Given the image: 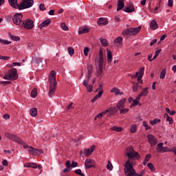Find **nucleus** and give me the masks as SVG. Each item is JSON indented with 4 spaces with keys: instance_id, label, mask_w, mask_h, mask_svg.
Returning a JSON list of instances; mask_svg holds the SVG:
<instances>
[{
    "instance_id": "obj_1",
    "label": "nucleus",
    "mask_w": 176,
    "mask_h": 176,
    "mask_svg": "<svg viewBox=\"0 0 176 176\" xmlns=\"http://www.w3.org/2000/svg\"><path fill=\"white\" fill-rule=\"evenodd\" d=\"M126 155L128 157V160L124 164L125 175L126 174L127 171L131 173L132 170H134L133 165L135 164V162L132 160H134V159H140L141 157L138 152H135L132 146L128 147L126 148Z\"/></svg>"
},
{
    "instance_id": "obj_2",
    "label": "nucleus",
    "mask_w": 176,
    "mask_h": 176,
    "mask_svg": "<svg viewBox=\"0 0 176 176\" xmlns=\"http://www.w3.org/2000/svg\"><path fill=\"white\" fill-rule=\"evenodd\" d=\"M57 73L56 71L52 70L50 73L48 82L50 83V91L48 93L49 96L53 98L54 96V93H56V89H57V80L56 79V76Z\"/></svg>"
},
{
    "instance_id": "obj_3",
    "label": "nucleus",
    "mask_w": 176,
    "mask_h": 176,
    "mask_svg": "<svg viewBox=\"0 0 176 176\" xmlns=\"http://www.w3.org/2000/svg\"><path fill=\"white\" fill-rule=\"evenodd\" d=\"M96 65L98 66L96 71V76L97 78H100L101 74H102V69L104 68V52H102V50H99V55L95 59Z\"/></svg>"
},
{
    "instance_id": "obj_4",
    "label": "nucleus",
    "mask_w": 176,
    "mask_h": 176,
    "mask_svg": "<svg viewBox=\"0 0 176 176\" xmlns=\"http://www.w3.org/2000/svg\"><path fill=\"white\" fill-rule=\"evenodd\" d=\"M19 78V74H17V69L12 68L10 69L7 74L3 76V79L6 80H16Z\"/></svg>"
},
{
    "instance_id": "obj_5",
    "label": "nucleus",
    "mask_w": 176,
    "mask_h": 176,
    "mask_svg": "<svg viewBox=\"0 0 176 176\" xmlns=\"http://www.w3.org/2000/svg\"><path fill=\"white\" fill-rule=\"evenodd\" d=\"M141 31V26L138 28H131L122 31V35L123 36H133V35H137Z\"/></svg>"
},
{
    "instance_id": "obj_6",
    "label": "nucleus",
    "mask_w": 176,
    "mask_h": 176,
    "mask_svg": "<svg viewBox=\"0 0 176 176\" xmlns=\"http://www.w3.org/2000/svg\"><path fill=\"white\" fill-rule=\"evenodd\" d=\"M34 6V0H22L19 4L18 10H24V9H30Z\"/></svg>"
},
{
    "instance_id": "obj_7",
    "label": "nucleus",
    "mask_w": 176,
    "mask_h": 176,
    "mask_svg": "<svg viewBox=\"0 0 176 176\" xmlns=\"http://www.w3.org/2000/svg\"><path fill=\"white\" fill-rule=\"evenodd\" d=\"M34 27V21H32L31 19H27L26 20L23 21L20 28H25V30H32Z\"/></svg>"
},
{
    "instance_id": "obj_8",
    "label": "nucleus",
    "mask_w": 176,
    "mask_h": 176,
    "mask_svg": "<svg viewBox=\"0 0 176 176\" xmlns=\"http://www.w3.org/2000/svg\"><path fill=\"white\" fill-rule=\"evenodd\" d=\"M23 14L21 13H17L15 14L13 16H12V21L14 24H15L16 25H19V27H21V25L23 24Z\"/></svg>"
},
{
    "instance_id": "obj_9",
    "label": "nucleus",
    "mask_w": 176,
    "mask_h": 176,
    "mask_svg": "<svg viewBox=\"0 0 176 176\" xmlns=\"http://www.w3.org/2000/svg\"><path fill=\"white\" fill-rule=\"evenodd\" d=\"M156 152L158 153H164V152H170V149L163 146V143H159L156 148Z\"/></svg>"
},
{
    "instance_id": "obj_10",
    "label": "nucleus",
    "mask_w": 176,
    "mask_h": 176,
    "mask_svg": "<svg viewBox=\"0 0 176 176\" xmlns=\"http://www.w3.org/2000/svg\"><path fill=\"white\" fill-rule=\"evenodd\" d=\"M148 142L150 144L151 146H155L157 144V139L153 136L152 134H148L147 135Z\"/></svg>"
},
{
    "instance_id": "obj_11",
    "label": "nucleus",
    "mask_w": 176,
    "mask_h": 176,
    "mask_svg": "<svg viewBox=\"0 0 176 176\" xmlns=\"http://www.w3.org/2000/svg\"><path fill=\"white\" fill-rule=\"evenodd\" d=\"M87 82H90V79L91 78V74H93V65L88 64L87 65Z\"/></svg>"
},
{
    "instance_id": "obj_12",
    "label": "nucleus",
    "mask_w": 176,
    "mask_h": 176,
    "mask_svg": "<svg viewBox=\"0 0 176 176\" xmlns=\"http://www.w3.org/2000/svg\"><path fill=\"white\" fill-rule=\"evenodd\" d=\"M127 101V99L126 98H122L118 101V102L116 104V108L118 109H120L122 108H124L126 107V102Z\"/></svg>"
},
{
    "instance_id": "obj_13",
    "label": "nucleus",
    "mask_w": 176,
    "mask_h": 176,
    "mask_svg": "<svg viewBox=\"0 0 176 176\" xmlns=\"http://www.w3.org/2000/svg\"><path fill=\"white\" fill-rule=\"evenodd\" d=\"M85 166L87 170L91 168V167H94V160L91 159H87L85 162Z\"/></svg>"
},
{
    "instance_id": "obj_14",
    "label": "nucleus",
    "mask_w": 176,
    "mask_h": 176,
    "mask_svg": "<svg viewBox=\"0 0 176 176\" xmlns=\"http://www.w3.org/2000/svg\"><path fill=\"white\" fill-rule=\"evenodd\" d=\"M113 42L114 45H117L118 47H122L123 46V38L122 36L116 37Z\"/></svg>"
},
{
    "instance_id": "obj_15",
    "label": "nucleus",
    "mask_w": 176,
    "mask_h": 176,
    "mask_svg": "<svg viewBox=\"0 0 176 176\" xmlns=\"http://www.w3.org/2000/svg\"><path fill=\"white\" fill-rule=\"evenodd\" d=\"M96 148V146H91L89 148H87L84 150V155L87 157H89L91 153H93V151Z\"/></svg>"
},
{
    "instance_id": "obj_16",
    "label": "nucleus",
    "mask_w": 176,
    "mask_h": 176,
    "mask_svg": "<svg viewBox=\"0 0 176 176\" xmlns=\"http://www.w3.org/2000/svg\"><path fill=\"white\" fill-rule=\"evenodd\" d=\"M88 83H89V81H87V79L83 80L82 85L83 86H85V87H86L88 93H91L93 91V85H89Z\"/></svg>"
},
{
    "instance_id": "obj_17",
    "label": "nucleus",
    "mask_w": 176,
    "mask_h": 176,
    "mask_svg": "<svg viewBox=\"0 0 176 176\" xmlns=\"http://www.w3.org/2000/svg\"><path fill=\"white\" fill-rule=\"evenodd\" d=\"M135 10L134 6L132 4H129L127 7L124 8V12H126V13H133Z\"/></svg>"
},
{
    "instance_id": "obj_18",
    "label": "nucleus",
    "mask_w": 176,
    "mask_h": 176,
    "mask_svg": "<svg viewBox=\"0 0 176 176\" xmlns=\"http://www.w3.org/2000/svg\"><path fill=\"white\" fill-rule=\"evenodd\" d=\"M8 2L12 8H14V9H18L19 10L20 4L17 3V0H8Z\"/></svg>"
},
{
    "instance_id": "obj_19",
    "label": "nucleus",
    "mask_w": 176,
    "mask_h": 176,
    "mask_svg": "<svg viewBox=\"0 0 176 176\" xmlns=\"http://www.w3.org/2000/svg\"><path fill=\"white\" fill-rule=\"evenodd\" d=\"M52 23V20L50 19H46L44 21H43L39 25L38 28L42 30V28L45 27H47L50 23Z\"/></svg>"
},
{
    "instance_id": "obj_20",
    "label": "nucleus",
    "mask_w": 176,
    "mask_h": 176,
    "mask_svg": "<svg viewBox=\"0 0 176 176\" xmlns=\"http://www.w3.org/2000/svg\"><path fill=\"white\" fill-rule=\"evenodd\" d=\"M108 23H109L108 19H104L102 17L99 18V19L97 21V24L98 25H107Z\"/></svg>"
},
{
    "instance_id": "obj_21",
    "label": "nucleus",
    "mask_w": 176,
    "mask_h": 176,
    "mask_svg": "<svg viewBox=\"0 0 176 176\" xmlns=\"http://www.w3.org/2000/svg\"><path fill=\"white\" fill-rule=\"evenodd\" d=\"M102 93H104L103 90H100L97 95H96L94 98L91 100V102H96L98 100V98H101L102 96Z\"/></svg>"
},
{
    "instance_id": "obj_22",
    "label": "nucleus",
    "mask_w": 176,
    "mask_h": 176,
    "mask_svg": "<svg viewBox=\"0 0 176 176\" xmlns=\"http://www.w3.org/2000/svg\"><path fill=\"white\" fill-rule=\"evenodd\" d=\"M124 0H118V6H117V12H119V10H122L123 8H124Z\"/></svg>"
},
{
    "instance_id": "obj_23",
    "label": "nucleus",
    "mask_w": 176,
    "mask_h": 176,
    "mask_svg": "<svg viewBox=\"0 0 176 176\" xmlns=\"http://www.w3.org/2000/svg\"><path fill=\"white\" fill-rule=\"evenodd\" d=\"M144 71H145L144 67H142L139 69V73H138V75L137 76L138 82L142 80V76H144Z\"/></svg>"
},
{
    "instance_id": "obj_24",
    "label": "nucleus",
    "mask_w": 176,
    "mask_h": 176,
    "mask_svg": "<svg viewBox=\"0 0 176 176\" xmlns=\"http://www.w3.org/2000/svg\"><path fill=\"white\" fill-rule=\"evenodd\" d=\"M12 141H14V142H17V144H19V145L24 144V141H23V140H21L20 138H19L16 135H14V138H12Z\"/></svg>"
},
{
    "instance_id": "obj_25",
    "label": "nucleus",
    "mask_w": 176,
    "mask_h": 176,
    "mask_svg": "<svg viewBox=\"0 0 176 176\" xmlns=\"http://www.w3.org/2000/svg\"><path fill=\"white\" fill-rule=\"evenodd\" d=\"M150 28L151 30H157L159 28V25H157V22L156 21L153 20L150 23Z\"/></svg>"
},
{
    "instance_id": "obj_26",
    "label": "nucleus",
    "mask_w": 176,
    "mask_h": 176,
    "mask_svg": "<svg viewBox=\"0 0 176 176\" xmlns=\"http://www.w3.org/2000/svg\"><path fill=\"white\" fill-rule=\"evenodd\" d=\"M149 87H146L144 88L140 93V96L142 97H146V96H148V94H149Z\"/></svg>"
},
{
    "instance_id": "obj_27",
    "label": "nucleus",
    "mask_w": 176,
    "mask_h": 176,
    "mask_svg": "<svg viewBox=\"0 0 176 176\" xmlns=\"http://www.w3.org/2000/svg\"><path fill=\"white\" fill-rule=\"evenodd\" d=\"M30 113L31 116H33L34 118H35V116L38 115V109L36 108L30 109Z\"/></svg>"
},
{
    "instance_id": "obj_28",
    "label": "nucleus",
    "mask_w": 176,
    "mask_h": 176,
    "mask_svg": "<svg viewBox=\"0 0 176 176\" xmlns=\"http://www.w3.org/2000/svg\"><path fill=\"white\" fill-rule=\"evenodd\" d=\"M8 35H9L10 38L12 41H15V42H19L20 41V37L19 36H14V35L12 34V33H9Z\"/></svg>"
},
{
    "instance_id": "obj_29",
    "label": "nucleus",
    "mask_w": 176,
    "mask_h": 176,
    "mask_svg": "<svg viewBox=\"0 0 176 176\" xmlns=\"http://www.w3.org/2000/svg\"><path fill=\"white\" fill-rule=\"evenodd\" d=\"M111 130L113 131H116L117 133H120L123 130V128L121 126H113L111 128Z\"/></svg>"
},
{
    "instance_id": "obj_30",
    "label": "nucleus",
    "mask_w": 176,
    "mask_h": 176,
    "mask_svg": "<svg viewBox=\"0 0 176 176\" xmlns=\"http://www.w3.org/2000/svg\"><path fill=\"white\" fill-rule=\"evenodd\" d=\"M151 157H152V155H151V154L146 155L144 160L143 162L144 166H146V163H148V162H149V160H151Z\"/></svg>"
},
{
    "instance_id": "obj_31",
    "label": "nucleus",
    "mask_w": 176,
    "mask_h": 176,
    "mask_svg": "<svg viewBox=\"0 0 176 176\" xmlns=\"http://www.w3.org/2000/svg\"><path fill=\"white\" fill-rule=\"evenodd\" d=\"M90 32V29L89 28H85L81 30L78 31V34L82 35V34H87V32Z\"/></svg>"
},
{
    "instance_id": "obj_32",
    "label": "nucleus",
    "mask_w": 176,
    "mask_h": 176,
    "mask_svg": "<svg viewBox=\"0 0 176 176\" xmlns=\"http://www.w3.org/2000/svg\"><path fill=\"white\" fill-rule=\"evenodd\" d=\"M111 92L114 93L116 96L119 94H121V95L123 94V93H121L120 90H119V89L116 87H113V89H111Z\"/></svg>"
},
{
    "instance_id": "obj_33",
    "label": "nucleus",
    "mask_w": 176,
    "mask_h": 176,
    "mask_svg": "<svg viewBox=\"0 0 176 176\" xmlns=\"http://www.w3.org/2000/svg\"><path fill=\"white\" fill-rule=\"evenodd\" d=\"M32 63L33 64H39L40 63H42V59H38L36 57H33L32 59Z\"/></svg>"
},
{
    "instance_id": "obj_34",
    "label": "nucleus",
    "mask_w": 176,
    "mask_h": 176,
    "mask_svg": "<svg viewBox=\"0 0 176 176\" xmlns=\"http://www.w3.org/2000/svg\"><path fill=\"white\" fill-rule=\"evenodd\" d=\"M138 104H139L140 105H141V103H140V101L136 100L135 99V100H133V102H132V104L130 105V108H133V107L134 108V107H135L136 106H138Z\"/></svg>"
},
{
    "instance_id": "obj_35",
    "label": "nucleus",
    "mask_w": 176,
    "mask_h": 176,
    "mask_svg": "<svg viewBox=\"0 0 176 176\" xmlns=\"http://www.w3.org/2000/svg\"><path fill=\"white\" fill-rule=\"evenodd\" d=\"M161 120L160 119H157V118H155L153 120H151L150 121V124L152 125V126H155V124H157V123H160Z\"/></svg>"
},
{
    "instance_id": "obj_36",
    "label": "nucleus",
    "mask_w": 176,
    "mask_h": 176,
    "mask_svg": "<svg viewBox=\"0 0 176 176\" xmlns=\"http://www.w3.org/2000/svg\"><path fill=\"white\" fill-rule=\"evenodd\" d=\"M36 96H38V90L36 89V88H34L32 91L31 97H32V98H35V97H36Z\"/></svg>"
},
{
    "instance_id": "obj_37",
    "label": "nucleus",
    "mask_w": 176,
    "mask_h": 176,
    "mask_svg": "<svg viewBox=\"0 0 176 176\" xmlns=\"http://www.w3.org/2000/svg\"><path fill=\"white\" fill-rule=\"evenodd\" d=\"M31 150H29L28 152H32V155H34V156H38V148H30Z\"/></svg>"
},
{
    "instance_id": "obj_38",
    "label": "nucleus",
    "mask_w": 176,
    "mask_h": 176,
    "mask_svg": "<svg viewBox=\"0 0 176 176\" xmlns=\"http://www.w3.org/2000/svg\"><path fill=\"white\" fill-rule=\"evenodd\" d=\"M166 121L169 122V124H173V118H171V117L168 116V114L165 113L164 114V118H166Z\"/></svg>"
},
{
    "instance_id": "obj_39",
    "label": "nucleus",
    "mask_w": 176,
    "mask_h": 176,
    "mask_svg": "<svg viewBox=\"0 0 176 176\" xmlns=\"http://www.w3.org/2000/svg\"><path fill=\"white\" fill-rule=\"evenodd\" d=\"M107 168L109 171H112V170L113 168V166L112 165V163H111V161H109V160L107 162Z\"/></svg>"
},
{
    "instance_id": "obj_40",
    "label": "nucleus",
    "mask_w": 176,
    "mask_h": 176,
    "mask_svg": "<svg viewBox=\"0 0 176 176\" xmlns=\"http://www.w3.org/2000/svg\"><path fill=\"white\" fill-rule=\"evenodd\" d=\"M166 78V69H164L160 74V79H164Z\"/></svg>"
},
{
    "instance_id": "obj_41",
    "label": "nucleus",
    "mask_w": 176,
    "mask_h": 176,
    "mask_svg": "<svg viewBox=\"0 0 176 176\" xmlns=\"http://www.w3.org/2000/svg\"><path fill=\"white\" fill-rule=\"evenodd\" d=\"M100 43L105 47L108 46V41L105 38H100Z\"/></svg>"
},
{
    "instance_id": "obj_42",
    "label": "nucleus",
    "mask_w": 176,
    "mask_h": 176,
    "mask_svg": "<svg viewBox=\"0 0 176 176\" xmlns=\"http://www.w3.org/2000/svg\"><path fill=\"white\" fill-rule=\"evenodd\" d=\"M118 111H120V113H121L122 115H124V113H127V112H129V109L121 108V109H118Z\"/></svg>"
},
{
    "instance_id": "obj_43",
    "label": "nucleus",
    "mask_w": 176,
    "mask_h": 176,
    "mask_svg": "<svg viewBox=\"0 0 176 176\" xmlns=\"http://www.w3.org/2000/svg\"><path fill=\"white\" fill-rule=\"evenodd\" d=\"M135 131H137V125L132 124L131 126L130 133H132L133 134H134Z\"/></svg>"
},
{
    "instance_id": "obj_44",
    "label": "nucleus",
    "mask_w": 176,
    "mask_h": 176,
    "mask_svg": "<svg viewBox=\"0 0 176 176\" xmlns=\"http://www.w3.org/2000/svg\"><path fill=\"white\" fill-rule=\"evenodd\" d=\"M67 51L69 54V56H74V53H75V50L72 48V47H67Z\"/></svg>"
},
{
    "instance_id": "obj_45",
    "label": "nucleus",
    "mask_w": 176,
    "mask_h": 176,
    "mask_svg": "<svg viewBox=\"0 0 176 176\" xmlns=\"http://www.w3.org/2000/svg\"><path fill=\"white\" fill-rule=\"evenodd\" d=\"M60 28L63 30V31H68L69 28L68 26L65 24V23H60Z\"/></svg>"
},
{
    "instance_id": "obj_46",
    "label": "nucleus",
    "mask_w": 176,
    "mask_h": 176,
    "mask_svg": "<svg viewBox=\"0 0 176 176\" xmlns=\"http://www.w3.org/2000/svg\"><path fill=\"white\" fill-rule=\"evenodd\" d=\"M0 43H3V45H10V43H12V41L0 38Z\"/></svg>"
},
{
    "instance_id": "obj_47",
    "label": "nucleus",
    "mask_w": 176,
    "mask_h": 176,
    "mask_svg": "<svg viewBox=\"0 0 176 176\" xmlns=\"http://www.w3.org/2000/svg\"><path fill=\"white\" fill-rule=\"evenodd\" d=\"M5 135L7 138H8V140H11V141L13 140V138L14 137V135L10 134L9 133H5Z\"/></svg>"
},
{
    "instance_id": "obj_48",
    "label": "nucleus",
    "mask_w": 176,
    "mask_h": 176,
    "mask_svg": "<svg viewBox=\"0 0 176 176\" xmlns=\"http://www.w3.org/2000/svg\"><path fill=\"white\" fill-rule=\"evenodd\" d=\"M107 52L108 60H112V52H111V50H107Z\"/></svg>"
},
{
    "instance_id": "obj_49",
    "label": "nucleus",
    "mask_w": 176,
    "mask_h": 176,
    "mask_svg": "<svg viewBox=\"0 0 176 176\" xmlns=\"http://www.w3.org/2000/svg\"><path fill=\"white\" fill-rule=\"evenodd\" d=\"M147 166L149 168V170H151V171H155V166H153V164L148 163L147 164Z\"/></svg>"
},
{
    "instance_id": "obj_50",
    "label": "nucleus",
    "mask_w": 176,
    "mask_h": 176,
    "mask_svg": "<svg viewBox=\"0 0 176 176\" xmlns=\"http://www.w3.org/2000/svg\"><path fill=\"white\" fill-rule=\"evenodd\" d=\"M102 115H104V112H101V113H98V115L96 116L94 120H97V119H102Z\"/></svg>"
},
{
    "instance_id": "obj_51",
    "label": "nucleus",
    "mask_w": 176,
    "mask_h": 176,
    "mask_svg": "<svg viewBox=\"0 0 176 176\" xmlns=\"http://www.w3.org/2000/svg\"><path fill=\"white\" fill-rule=\"evenodd\" d=\"M162 52V50H158L155 51V54L153 58V60H155V58H157V56H159V54H160V52Z\"/></svg>"
},
{
    "instance_id": "obj_52",
    "label": "nucleus",
    "mask_w": 176,
    "mask_h": 176,
    "mask_svg": "<svg viewBox=\"0 0 176 176\" xmlns=\"http://www.w3.org/2000/svg\"><path fill=\"white\" fill-rule=\"evenodd\" d=\"M143 126L144 127H145L146 130H151V126H149V125H148V123H146V121H143Z\"/></svg>"
},
{
    "instance_id": "obj_53",
    "label": "nucleus",
    "mask_w": 176,
    "mask_h": 176,
    "mask_svg": "<svg viewBox=\"0 0 176 176\" xmlns=\"http://www.w3.org/2000/svg\"><path fill=\"white\" fill-rule=\"evenodd\" d=\"M21 67V63H19V62H14V63H12L11 65H10V67Z\"/></svg>"
},
{
    "instance_id": "obj_54",
    "label": "nucleus",
    "mask_w": 176,
    "mask_h": 176,
    "mask_svg": "<svg viewBox=\"0 0 176 176\" xmlns=\"http://www.w3.org/2000/svg\"><path fill=\"white\" fill-rule=\"evenodd\" d=\"M75 174H77L78 175H81V176H85V174L84 173H82V170L80 169H76L75 171H74Z\"/></svg>"
},
{
    "instance_id": "obj_55",
    "label": "nucleus",
    "mask_w": 176,
    "mask_h": 176,
    "mask_svg": "<svg viewBox=\"0 0 176 176\" xmlns=\"http://www.w3.org/2000/svg\"><path fill=\"white\" fill-rule=\"evenodd\" d=\"M133 91H134L135 93H137V91H138V83L133 85Z\"/></svg>"
},
{
    "instance_id": "obj_56",
    "label": "nucleus",
    "mask_w": 176,
    "mask_h": 176,
    "mask_svg": "<svg viewBox=\"0 0 176 176\" xmlns=\"http://www.w3.org/2000/svg\"><path fill=\"white\" fill-rule=\"evenodd\" d=\"M83 53H84L85 56H89V47H85Z\"/></svg>"
},
{
    "instance_id": "obj_57",
    "label": "nucleus",
    "mask_w": 176,
    "mask_h": 176,
    "mask_svg": "<svg viewBox=\"0 0 176 176\" xmlns=\"http://www.w3.org/2000/svg\"><path fill=\"white\" fill-rule=\"evenodd\" d=\"M39 9L41 10V12H43V10H46V8H45V4L41 3L39 5Z\"/></svg>"
},
{
    "instance_id": "obj_58",
    "label": "nucleus",
    "mask_w": 176,
    "mask_h": 176,
    "mask_svg": "<svg viewBox=\"0 0 176 176\" xmlns=\"http://www.w3.org/2000/svg\"><path fill=\"white\" fill-rule=\"evenodd\" d=\"M74 103L71 102L68 106L67 108L66 109V111H69V109H74Z\"/></svg>"
},
{
    "instance_id": "obj_59",
    "label": "nucleus",
    "mask_w": 176,
    "mask_h": 176,
    "mask_svg": "<svg viewBox=\"0 0 176 176\" xmlns=\"http://www.w3.org/2000/svg\"><path fill=\"white\" fill-rule=\"evenodd\" d=\"M71 167H72L73 168H74L75 167H78V162H75L72 161Z\"/></svg>"
},
{
    "instance_id": "obj_60",
    "label": "nucleus",
    "mask_w": 176,
    "mask_h": 176,
    "mask_svg": "<svg viewBox=\"0 0 176 176\" xmlns=\"http://www.w3.org/2000/svg\"><path fill=\"white\" fill-rule=\"evenodd\" d=\"M30 167L32 168H38V165L35 163H30Z\"/></svg>"
},
{
    "instance_id": "obj_61",
    "label": "nucleus",
    "mask_w": 176,
    "mask_h": 176,
    "mask_svg": "<svg viewBox=\"0 0 176 176\" xmlns=\"http://www.w3.org/2000/svg\"><path fill=\"white\" fill-rule=\"evenodd\" d=\"M173 3H174V1L173 0H168V6L169 8H173Z\"/></svg>"
},
{
    "instance_id": "obj_62",
    "label": "nucleus",
    "mask_w": 176,
    "mask_h": 176,
    "mask_svg": "<svg viewBox=\"0 0 176 176\" xmlns=\"http://www.w3.org/2000/svg\"><path fill=\"white\" fill-rule=\"evenodd\" d=\"M11 82L10 81H1L0 84L1 85H10Z\"/></svg>"
},
{
    "instance_id": "obj_63",
    "label": "nucleus",
    "mask_w": 176,
    "mask_h": 176,
    "mask_svg": "<svg viewBox=\"0 0 176 176\" xmlns=\"http://www.w3.org/2000/svg\"><path fill=\"white\" fill-rule=\"evenodd\" d=\"M3 118L8 120V119H10V116H9V114H5L3 116Z\"/></svg>"
},
{
    "instance_id": "obj_64",
    "label": "nucleus",
    "mask_w": 176,
    "mask_h": 176,
    "mask_svg": "<svg viewBox=\"0 0 176 176\" xmlns=\"http://www.w3.org/2000/svg\"><path fill=\"white\" fill-rule=\"evenodd\" d=\"M170 152H173L176 155V147H173L171 149H169Z\"/></svg>"
}]
</instances>
